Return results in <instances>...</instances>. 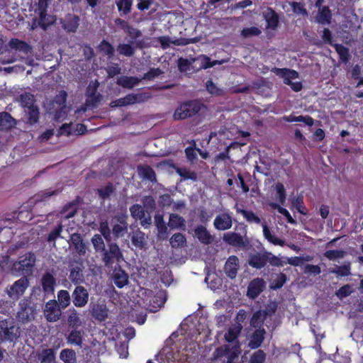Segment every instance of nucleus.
I'll list each match as a JSON object with an SVG mask.
<instances>
[{
    "instance_id": "13d9d810",
    "label": "nucleus",
    "mask_w": 363,
    "mask_h": 363,
    "mask_svg": "<svg viewBox=\"0 0 363 363\" xmlns=\"http://www.w3.org/2000/svg\"><path fill=\"white\" fill-rule=\"evenodd\" d=\"M241 35L245 38H248L252 36H259L262 31L259 28L255 26L250 27V28H244L241 30Z\"/></svg>"
},
{
    "instance_id": "a878e982",
    "label": "nucleus",
    "mask_w": 363,
    "mask_h": 363,
    "mask_svg": "<svg viewBox=\"0 0 363 363\" xmlns=\"http://www.w3.org/2000/svg\"><path fill=\"white\" fill-rule=\"evenodd\" d=\"M263 17L267 23V28L274 30L278 27L279 16L272 8L268 7L263 13Z\"/></svg>"
},
{
    "instance_id": "9b49d317",
    "label": "nucleus",
    "mask_w": 363,
    "mask_h": 363,
    "mask_svg": "<svg viewBox=\"0 0 363 363\" xmlns=\"http://www.w3.org/2000/svg\"><path fill=\"white\" fill-rule=\"evenodd\" d=\"M88 290L83 286H77L72 294V303L77 308L84 307L89 301Z\"/></svg>"
},
{
    "instance_id": "bb28decb",
    "label": "nucleus",
    "mask_w": 363,
    "mask_h": 363,
    "mask_svg": "<svg viewBox=\"0 0 363 363\" xmlns=\"http://www.w3.org/2000/svg\"><path fill=\"white\" fill-rule=\"evenodd\" d=\"M266 332L264 328L257 329L252 335L248 346L252 349H257L261 346L264 340Z\"/></svg>"
},
{
    "instance_id": "4c0bfd02",
    "label": "nucleus",
    "mask_w": 363,
    "mask_h": 363,
    "mask_svg": "<svg viewBox=\"0 0 363 363\" xmlns=\"http://www.w3.org/2000/svg\"><path fill=\"white\" fill-rule=\"evenodd\" d=\"M18 102L24 110L33 106H35V99L33 94L25 92L19 96Z\"/></svg>"
},
{
    "instance_id": "6e6552de",
    "label": "nucleus",
    "mask_w": 363,
    "mask_h": 363,
    "mask_svg": "<svg viewBox=\"0 0 363 363\" xmlns=\"http://www.w3.org/2000/svg\"><path fill=\"white\" fill-rule=\"evenodd\" d=\"M28 285L29 281L26 277L16 280L6 289L9 297L13 301L18 300L25 293Z\"/></svg>"
},
{
    "instance_id": "39448f33",
    "label": "nucleus",
    "mask_w": 363,
    "mask_h": 363,
    "mask_svg": "<svg viewBox=\"0 0 363 363\" xmlns=\"http://www.w3.org/2000/svg\"><path fill=\"white\" fill-rule=\"evenodd\" d=\"M277 76L283 79L284 83L286 85L290 86L291 89L295 91L298 92L303 89V84L301 82H293L292 80L298 78L299 74L294 69L288 68H277L274 67L272 69Z\"/></svg>"
},
{
    "instance_id": "4be33fe9",
    "label": "nucleus",
    "mask_w": 363,
    "mask_h": 363,
    "mask_svg": "<svg viewBox=\"0 0 363 363\" xmlns=\"http://www.w3.org/2000/svg\"><path fill=\"white\" fill-rule=\"evenodd\" d=\"M17 124V122L12 116L6 111L0 113V130L9 131Z\"/></svg>"
},
{
    "instance_id": "69168bd1",
    "label": "nucleus",
    "mask_w": 363,
    "mask_h": 363,
    "mask_svg": "<svg viewBox=\"0 0 363 363\" xmlns=\"http://www.w3.org/2000/svg\"><path fill=\"white\" fill-rule=\"evenodd\" d=\"M62 231V225L59 224L55 229H53L49 234L47 238L48 242H53L55 245V240L60 237Z\"/></svg>"
},
{
    "instance_id": "4468645a",
    "label": "nucleus",
    "mask_w": 363,
    "mask_h": 363,
    "mask_svg": "<svg viewBox=\"0 0 363 363\" xmlns=\"http://www.w3.org/2000/svg\"><path fill=\"white\" fill-rule=\"evenodd\" d=\"M233 218L228 213H222L217 215L213 221L214 228L220 231L231 228Z\"/></svg>"
},
{
    "instance_id": "5701e85b",
    "label": "nucleus",
    "mask_w": 363,
    "mask_h": 363,
    "mask_svg": "<svg viewBox=\"0 0 363 363\" xmlns=\"http://www.w3.org/2000/svg\"><path fill=\"white\" fill-rule=\"evenodd\" d=\"M197 239L203 245H210L213 242V236L208 231L203 225H199L194 230Z\"/></svg>"
},
{
    "instance_id": "49530a36",
    "label": "nucleus",
    "mask_w": 363,
    "mask_h": 363,
    "mask_svg": "<svg viewBox=\"0 0 363 363\" xmlns=\"http://www.w3.org/2000/svg\"><path fill=\"white\" fill-rule=\"evenodd\" d=\"M55 359L53 349H44L39 354V359L41 363H52Z\"/></svg>"
},
{
    "instance_id": "9d476101",
    "label": "nucleus",
    "mask_w": 363,
    "mask_h": 363,
    "mask_svg": "<svg viewBox=\"0 0 363 363\" xmlns=\"http://www.w3.org/2000/svg\"><path fill=\"white\" fill-rule=\"evenodd\" d=\"M36 14L38 16L33 18L32 21V30L39 27L43 30H46L48 27L55 22V18L53 16L48 15V12L37 13Z\"/></svg>"
},
{
    "instance_id": "37998d69",
    "label": "nucleus",
    "mask_w": 363,
    "mask_h": 363,
    "mask_svg": "<svg viewBox=\"0 0 363 363\" xmlns=\"http://www.w3.org/2000/svg\"><path fill=\"white\" fill-rule=\"evenodd\" d=\"M57 303L62 309L69 306L71 296L67 290H60L57 293Z\"/></svg>"
},
{
    "instance_id": "412c9836",
    "label": "nucleus",
    "mask_w": 363,
    "mask_h": 363,
    "mask_svg": "<svg viewBox=\"0 0 363 363\" xmlns=\"http://www.w3.org/2000/svg\"><path fill=\"white\" fill-rule=\"evenodd\" d=\"M70 240L74 250L79 256H84L86 253V245L79 233H75L70 235Z\"/></svg>"
},
{
    "instance_id": "de8ad7c7",
    "label": "nucleus",
    "mask_w": 363,
    "mask_h": 363,
    "mask_svg": "<svg viewBox=\"0 0 363 363\" xmlns=\"http://www.w3.org/2000/svg\"><path fill=\"white\" fill-rule=\"evenodd\" d=\"M177 173L184 180L190 179L196 181L197 174L195 172L191 171L186 167H178L176 169Z\"/></svg>"
},
{
    "instance_id": "c756f323",
    "label": "nucleus",
    "mask_w": 363,
    "mask_h": 363,
    "mask_svg": "<svg viewBox=\"0 0 363 363\" xmlns=\"http://www.w3.org/2000/svg\"><path fill=\"white\" fill-rule=\"evenodd\" d=\"M43 290L45 293H53L56 280L52 274L46 272L43 274L41 280Z\"/></svg>"
},
{
    "instance_id": "4d7b16f0",
    "label": "nucleus",
    "mask_w": 363,
    "mask_h": 363,
    "mask_svg": "<svg viewBox=\"0 0 363 363\" xmlns=\"http://www.w3.org/2000/svg\"><path fill=\"white\" fill-rule=\"evenodd\" d=\"M345 254V252L342 250H329L323 253V256L329 260H335L344 257Z\"/></svg>"
},
{
    "instance_id": "7ed1b4c3",
    "label": "nucleus",
    "mask_w": 363,
    "mask_h": 363,
    "mask_svg": "<svg viewBox=\"0 0 363 363\" xmlns=\"http://www.w3.org/2000/svg\"><path fill=\"white\" fill-rule=\"evenodd\" d=\"M202 104L197 100H189L182 103L174 113V118L177 121L191 118L198 114Z\"/></svg>"
},
{
    "instance_id": "cd10ccee",
    "label": "nucleus",
    "mask_w": 363,
    "mask_h": 363,
    "mask_svg": "<svg viewBox=\"0 0 363 363\" xmlns=\"http://www.w3.org/2000/svg\"><path fill=\"white\" fill-rule=\"evenodd\" d=\"M118 223H115L112 227V233L115 240L123 237L128 230V224L125 220L121 217H117Z\"/></svg>"
},
{
    "instance_id": "ea45409f",
    "label": "nucleus",
    "mask_w": 363,
    "mask_h": 363,
    "mask_svg": "<svg viewBox=\"0 0 363 363\" xmlns=\"http://www.w3.org/2000/svg\"><path fill=\"white\" fill-rule=\"evenodd\" d=\"M116 188L111 182L106 186L96 189V194L101 200L109 199L111 196L115 192Z\"/></svg>"
},
{
    "instance_id": "473e14b6",
    "label": "nucleus",
    "mask_w": 363,
    "mask_h": 363,
    "mask_svg": "<svg viewBox=\"0 0 363 363\" xmlns=\"http://www.w3.org/2000/svg\"><path fill=\"white\" fill-rule=\"evenodd\" d=\"M9 46L12 49L22 52L26 55L30 53L32 50V48L28 43L17 38H12L9 42Z\"/></svg>"
},
{
    "instance_id": "a18cd8bd",
    "label": "nucleus",
    "mask_w": 363,
    "mask_h": 363,
    "mask_svg": "<svg viewBox=\"0 0 363 363\" xmlns=\"http://www.w3.org/2000/svg\"><path fill=\"white\" fill-rule=\"evenodd\" d=\"M237 213H241L245 220L250 223L259 224L261 223V219L253 211H247L236 207Z\"/></svg>"
},
{
    "instance_id": "c9c22d12",
    "label": "nucleus",
    "mask_w": 363,
    "mask_h": 363,
    "mask_svg": "<svg viewBox=\"0 0 363 363\" xmlns=\"http://www.w3.org/2000/svg\"><path fill=\"white\" fill-rule=\"evenodd\" d=\"M329 273L337 277H347L351 274V263L348 262L343 265H336L334 268H330Z\"/></svg>"
},
{
    "instance_id": "680f3d73",
    "label": "nucleus",
    "mask_w": 363,
    "mask_h": 363,
    "mask_svg": "<svg viewBox=\"0 0 363 363\" xmlns=\"http://www.w3.org/2000/svg\"><path fill=\"white\" fill-rule=\"evenodd\" d=\"M353 292V289L351 285L345 284L341 286L338 290L336 291L335 295L340 298L342 299L351 295Z\"/></svg>"
},
{
    "instance_id": "aec40b11",
    "label": "nucleus",
    "mask_w": 363,
    "mask_h": 363,
    "mask_svg": "<svg viewBox=\"0 0 363 363\" xmlns=\"http://www.w3.org/2000/svg\"><path fill=\"white\" fill-rule=\"evenodd\" d=\"M137 171L140 177L143 180H147L152 183L157 182L156 173L150 165L139 164L137 167Z\"/></svg>"
},
{
    "instance_id": "f257e3e1",
    "label": "nucleus",
    "mask_w": 363,
    "mask_h": 363,
    "mask_svg": "<svg viewBox=\"0 0 363 363\" xmlns=\"http://www.w3.org/2000/svg\"><path fill=\"white\" fill-rule=\"evenodd\" d=\"M269 264L274 267H282L284 262L270 252L260 251L251 253L247 259V264L256 269H261Z\"/></svg>"
},
{
    "instance_id": "e433bc0d",
    "label": "nucleus",
    "mask_w": 363,
    "mask_h": 363,
    "mask_svg": "<svg viewBox=\"0 0 363 363\" xmlns=\"http://www.w3.org/2000/svg\"><path fill=\"white\" fill-rule=\"evenodd\" d=\"M262 228L264 237L266 240H267V241L275 245H279L281 247H283L285 245V242L284 240L280 239L272 234L266 223H262Z\"/></svg>"
},
{
    "instance_id": "7c9ffc66",
    "label": "nucleus",
    "mask_w": 363,
    "mask_h": 363,
    "mask_svg": "<svg viewBox=\"0 0 363 363\" xmlns=\"http://www.w3.org/2000/svg\"><path fill=\"white\" fill-rule=\"evenodd\" d=\"M83 334L84 332L82 330L72 328L71 331L67 336V342L70 345L82 347L83 344Z\"/></svg>"
},
{
    "instance_id": "3c124183",
    "label": "nucleus",
    "mask_w": 363,
    "mask_h": 363,
    "mask_svg": "<svg viewBox=\"0 0 363 363\" xmlns=\"http://www.w3.org/2000/svg\"><path fill=\"white\" fill-rule=\"evenodd\" d=\"M91 241L96 252L101 253L106 249L104 241L101 235L95 234L91 238Z\"/></svg>"
},
{
    "instance_id": "ddd939ff",
    "label": "nucleus",
    "mask_w": 363,
    "mask_h": 363,
    "mask_svg": "<svg viewBox=\"0 0 363 363\" xmlns=\"http://www.w3.org/2000/svg\"><path fill=\"white\" fill-rule=\"evenodd\" d=\"M265 282L262 278H255L252 279L248 286L247 296L252 299H255L264 291Z\"/></svg>"
},
{
    "instance_id": "a19ab883",
    "label": "nucleus",
    "mask_w": 363,
    "mask_h": 363,
    "mask_svg": "<svg viewBox=\"0 0 363 363\" xmlns=\"http://www.w3.org/2000/svg\"><path fill=\"white\" fill-rule=\"evenodd\" d=\"M117 52L119 55L130 57L135 54V46L132 43H120L117 46Z\"/></svg>"
},
{
    "instance_id": "864d4df0",
    "label": "nucleus",
    "mask_w": 363,
    "mask_h": 363,
    "mask_svg": "<svg viewBox=\"0 0 363 363\" xmlns=\"http://www.w3.org/2000/svg\"><path fill=\"white\" fill-rule=\"evenodd\" d=\"M99 230L107 242H111V232L107 220H102L99 223Z\"/></svg>"
},
{
    "instance_id": "f3484780",
    "label": "nucleus",
    "mask_w": 363,
    "mask_h": 363,
    "mask_svg": "<svg viewBox=\"0 0 363 363\" xmlns=\"http://www.w3.org/2000/svg\"><path fill=\"white\" fill-rule=\"evenodd\" d=\"M223 239L225 242L235 247H244L245 243L243 237L235 232H228L223 235Z\"/></svg>"
},
{
    "instance_id": "8fccbe9b",
    "label": "nucleus",
    "mask_w": 363,
    "mask_h": 363,
    "mask_svg": "<svg viewBox=\"0 0 363 363\" xmlns=\"http://www.w3.org/2000/svg\"><path fill=\"white\" fill-rule=\"evenodd\" d=\"M333 46L338 54L340 60L343 62H347L350 57L349 49L342 44L335 43Z\"/></svg>"
},
{
    "instance_id": "0eeeda50",
    "label": "nucleus",
    "mask_w": 363,
    "mask_h": 363,
    "mask_svg": "<svg viewBox=\"0 0 363 363\" xmlns=\"http://www.w3.org/2000/svg\"><path fill=\"white\" fill-rule=\"evenodd\" d=\"M18 306L19 310L17 313V318L20 322L26 323L34 320L36 309L30 298H23L19 302Z\"/></svg>"
},
{
    "instance_id": "6e6d98bb",
    "label": "nucleus",
    "mask_w": 363,
    "mask_h": 363,
    "mask_svg": "<svg viewBox=\"0 0 363 363\" xmlns=\"http://www.w3.org/2000/svg\"><path fill=\"white\" fill-rule=\"evenodd\" d=\"M58 192V190L50 191L47 189L41 191L34 196V199L36 202L46 201L50 196L57 195Z\"/></svg>"
},
{
    "instance_id": "423d86ee",
    "label": "nucleus",
    "mask_w": 363,
    "mask_h": 363,
    "mask_svg": "<svg viewBox=\"0 0 363 363\" xmlns=\"http://www.w3.org/2000/svg\"><path fill=\"white\" fill-rule=\"evenodd\" d=\"M0 336L9 342H15L21 336V330L12 320H0Z\"/></svg>"
},
{
    "instance_id": "1a4fd4ad",
    "label": "nucleus",
    "mask_w": 363,
    "mask_h": 363,
    "mask_svg": "<svg viewBox=\"0 0 363 363\" xmlns=\"http://www.w3.org/2000/svg\"><path fill=\"white\" fill-rule=\"evenodd\" d=\"M61 307L56 300L48 301L45 306L44 315L50 323H54L60 320L62 315Z\"/></svg>"
},
{
    "instance_id": "6ab92c4d",
    "label": "nucleus",
    "mask_w": 363,
    "mask_h": 363,
    "mask_svg": "<svg viewBox=\"0 0 363 363\" xmlns=\"http://www.w3.org/2000/svg\"><path fill=\"white\" fill-rule=\"evenodd\" d=\"M91 316L99 322L106 320L108 315V310L105 304L96 303L91 308Z\"/></svg>"
},
{
    "instance_id": "79ce46f5",
    "label": "nucleus",
    "mask_w": 363,
    "mask_h": 363,
    "mask_svg": "<svg viewBox=\"0 0 363 363\" xmlns=\"http://www.w3.org/2000/svg\"><path fill=\"white\" fill-rule=\"evenodd\" d=\"M116 4L121 16H126L131 11L133 0H116Z\"/></svg>"
},
{
    "instance_id": "72a5a7b5",
    "label": "nucleus",
    "mask_w": 363,
    "mask_h": 363,
    "mask_svg": "<svg viewBox=\"0 0 363 363\" xmlns=\"http://www.w3.org/2000/svg\"><path fill=\"white\" fill-rule=\"evenodd\" d=\"M332 19V13L328 6L319 9L318 14L316 17V21L318 23L326 25L330 24Z\"/></svg>"
},
{
    "instance_id": "c03bdc74",
    "label": "nucleus",
    "mask_w": 363,
    "mask_h": 363,
    "mask_svg": "<svg viewBox=\"0 0 363 363\" xmlns=\"http://www.w3.org/2000/svg\"><path fill=\"white\" fill-rule=\"evenodd\" d=\"M60 358L64 363H77L76 353L72 349L62 350Z\"/></svg>"
},
{
    "instance_id": "f704fd0d",
    "label": "nucleus",
    "mask_w": 363,
    "mask_h": 363,
    "mask_svg": "<svg viewBox=\"0 0 363 363\" xmlns=\"http://www.w3.org/2000/svg\"><path fill=\"white\" fill-rule=\"evenodd\" d=\"M141 79L137 77L123 76L117 80V84L123 88L131 89L138 85Z\"/></svg>"
},
{
    "instance_id": "0e129e2a",
    "label": "nucleus",
    "mask_w": 363,
    "mask_h": 363,
    "mask_svg": "<svg viewBox=\"0 0 363 363\" xmlns=\"http://www.w3.org/2000/svg\"><path fill=\"white\" fill-rule=\"evenodd\" d=\"M130 212L134 218L142 219L145 216V211L143 207L139 204H133L130 208Z\"/></svg>"
},
{
    "instance_id": "f8f14e48",
    "label": "nucleus",
    "mask_w": 363,
    "mask_h": 363,
    "mask_svg": "<svg viewBox=\"0 0 363 363\" xmlns=\"http://www.w3.org/2000/svg\"><path fill=\"white\" fill-rule=\"evenodd\" d=\"M79 17L73 13H67L65 18H60L62 28L67 33H75L79 25Z\"/></svg>"
},
{
    "instance_id": "2f4dec72",
    "label": "nucleus",
    "mask_w": 363,
    "mask_h": 363,
    "mask_svg": "<svg viewBox=\"0 0 363 363\" xmlns=\"http://www.w3.org/2000/svg\"><path fill=\"white\" fill-rule=\"evenodd\" d=\"M168 225L172 230H185L186 220L182 216L177 213H171L169 218Z\"/></svg>"
},
{
    "instance_id": "393cba45",
    "label": "nucleus",
    "mask_w": 363,
    "mask_h": 363,
    "mask_svg": "<svg viewBox=\"0 0 363 363\" xmlns=\"http://www.w3.org/2000/svg\"><path fill=\"white\" fill-rule=\"evenodd\" d=\"M67 314V323L70 328H78L82 325L80 314L74 308H70Z\"/></svg>"
},
{
    "instance_id": "20e7f679",
    "label": "nucleus",
    "mask_w": 363,
    "mask_h": 363,
    "mask_svg": "<svg viewBox=\"0 0 363 363\" xmlns=\"http://www.w3.org/2000/svg\"><path fill=\"white\" fill-rule=\"evenodd\" d=\"M123 259V253L116 242H108V248L101 253V259L107 268H112L115 263L118 266Z\"/></svg>"
},
{
    "instance_id": "603ef678",
    "label": "nucleus",
    "mask_w": 363,
    "mask_h": 363,
    "mask_svg": "<svg viewBox=\"0 0 363 363\" xmlns=\"http://www.w3.org/2000/svg\"><path fill=\"white\" fill-rule=\"evenodd\" d=\"M169 241L172 247L177 248L182 247L186 242V239L184 235L180 233H177L171 237Z\"/></svg>"
},
{
    "instance_id": "f03ea898",
    "label": "nucleus",
    "mask_w": 363,
    "mask_h": 363,
    "mask_svg": "<svg viewBox=\"0 0 363 363\" xmlns=\"http://www.w3.org/2000/svg\"><path fill=\"white\" fill-rule=\"evenodd\" d=\"M35 255L33 252H27L12 263L11 271L15 275L29 274L35 265Z\"/></svg>"
},
{
    "instance_id": "bf43d9fd",
    "label": "nucleus",
    "mask_w": 363,
    "mask_h": 363,
    "mask_svg": "<svg viewBox=\"0 0 363 363\" xmlns=\"http://www.w3.org/2000/svg\"><path fill=\"white\" fill-rule=\"evenodd\" d=\"M130 37V43H133L138 38L142 36V33L140 30L134 28L133 26L129 25L124 30Z\"/></svg>"
},
{
    "instance_id": "774afa93",
    "label": "nucleus",
    "mask_w": 363,
    "mask_h": 363,
    "mask_svg": "<svg viewBox=\"0 0 363 363\" xmlns=\"http://www.w3.org/2000/svg\"><path fill=\"white\" fill-rule=\"evenodd\" d=\"M277 310V304L275 302H270L268 303L264 310L261 311L263 315V318L266 319L268 316L274 315Z\"/></svg>"
},
{
    "instance_id": "09e8293b",
    "label": "nucleus",
    "mask_w": 363,
    "mask_h": 363,
    "mask_svg": "<svg viewBox=\"0 0 363 363\" xmlns=\"http://www.w3.org/2000/svg\"><path fill=\"white\" fill-rule=\"evenodd\" d=\"M241 329L242 326L240 325L233 328H230L224 335L225 340L228 342H233L238 338L239 334L240 333Z\"/></svg>"
},
{
    "instance_id": "5fc2aeb1",
    "label": "nucleus",
    "mask_w": 363,
    "mask_h": 363,
    "mask_svg": "<svg viewBox=\"0 0 363 363\" xmlns=\"http://www.w3.org/2000/svg\"><path fill=\"white\" fill-rule=\"evenodd\" d=\"M99 48L109 58H112L114 56L115 49L108 41L103 40L99 45Z\"/></svg>"
},
{
    "instance_id": "2eb2a0df",
    "label": "nucleus",
    "mask_w": 363,
    "mask_h": 363,
    "mask_svg": "<svg viewBox=\"0 0 363 363\" xmlns=\"http://www.w3.org/2000/svg\"><path fill=\"white\" fill-rule=\"evenodd\" d=\"M239 269V259L235 255L230 256L225 262L224 272L228 277L233 279L236 277Z\"/></svg>"
},
{
    "instance_id": "e2e57ef3",
    "label": "nucleus",
    "mask_w": 363,
    "mask_h": 363,
    "mask_svg": "<svg viewBox=\"0 0 363 363\" xmlns=\"http://www.w3.org/2000/svg\"><path fill=\"white\" fill-rule=\"evenodd\" d=\"M206 90L208 93L215 96H221L223 94V89L218 88L211 79L206 82Z\"/></svg>"
},
{
    "instance_id": "a211bd4d",
    "label": "nucleus",
    "mask_w": 363,
    "mask_h": 363,
    "mask_svg": "<svg viewBox=\"0 0 363 363\" xmlns=\"http://www.w3.org/2000/svg\"><path fill=\"white\" fill-rule=\"evenodd\" d=\"M113 280L115 285L121 289L128 284V275L119 265L115 267L113 272Z\"/></svg>"
},
{
    "instance_id": "dca6fc26",
    "label": "nucleus",
    "mask_w": 363,
    "mask_h": 363,
    "mask_svg": "<svg viewBox=\"0 0 363 363\" xmlns=\"http://www.w3.org/2000/svg\"><path fill=\"white\" fill-rule=\"evenodd\" d=\"M83 265L81 262H74L70 265L69 279L75 284H80L84 280Z\"/></svg>"
},
{
    "instance_id": "052dcab7",
    "label": "nucleus",
    "mask_w": 363,
    "mask_h": 363,
    "mask_svg": "<svg viewBox=\"0 0 363 363\" xmlns=\"http://www.w3.org/2000/svg\"><path fill=\"white\" fill-rule=\"evenodd\" d=\"M265 360L266 353L262 350H258L251 355L249 363H264Z\"/></svg>"
},
{
    "instance_id": "c85d7f7f",
    "label": "nucleus",
    "mask_w": 363,
    "mask_h": 363,
    "mask_svg": "<svg viewBox=\"0 0 363 363\" xmlns=\"http://www.w3.org/2000/svg\"><path fill=\"white\" fill-rule=\"evenodd\" d=\"M24 112L27 124L33 125L39 122L40 111L38 106L26 108Z\"/></svg>"
},
{
    "instance_id": "338daca9",
    "label": "nucleus",
    "mask_w": 363,
    "mask_h": 363,
    "mask_svg": "<svg viewBox=\"0 0 363 363\" xmlns=\"http://www.w3.org/2000/svg\"><path fill=\"white\" fill-rule=\"evenodd\" d=\"M131 241L134 246L140 249L143 248L145 245L144 233L140 232L139 233L133 235L131 238Z\"/></svg>"
},
{
    "instance_id": "b1692460",
    "label": "nucleus",
    "mask_w": 363,
    "mask_h": 363,
    "mask_svg": "<svg viewBox=\"0 0 363 363\" xmlns=\"http://www.w3.org/2000/svg\"><path fill=\"white\" fill-rule=\"evenodd\" d=\"M155 224L157 230V236L162 239H167L168 235V229L167 224L164 220L162 214L156 213L155 216Z\"/></svg>"
},
{
    "instance_id": "58836bf2",
    "label": "nucleus",
    "mask_w": 363,
    "mask_h": 363,
    "mask_svg": "<svg viewBox=\"0 0 363 363\" xmlns=\"http://www.w3.org/2000/svg\"><path fill=\"white\" fill-rule=\"evenodd\" d=\"M283 119L286 122H303L308 126H312L314 123V120L310 116H296L292 114L289 116H285Z\"/></svg>"
}]
</instances>
